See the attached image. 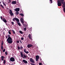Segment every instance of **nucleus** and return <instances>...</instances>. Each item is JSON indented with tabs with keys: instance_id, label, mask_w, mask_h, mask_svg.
I'll list each match as a JSON object with an SVG mask.
<instances>
[{
	"instance_id": "f257e3e1",
	"label": "nucleus",
	"mask_w": 65,
	"mask_h": 65,
	"mask_svg": "<svg viewBox=\"0 0 65 65\" xmlns=\"http://www.w3.org/2000/svg\"><path fill=\"white\" fill-rule=\"evenodd\" d=\"M8 37L7 40L8 43H10V44H11V43L13 42L12 41V38L10 37V36L9 35H8Z\"/></svg>"
},
{
	"instance_id": "f03ea898",
	"label": "nucleus",
	"mask_w": 65,
	"mask_h": 65,
	"mask_svg": "<svg viewBox=\"0 0 65 65\" xmlns=\"http://www.w3.org/2000/svg\"><path fill=\"white\" fill-rule=\"evenodd\" d=\"M57 5L58 6H61L62 5L61 2V1H60V0L57 1Z\"/></svg>"
},
{
	"instance_id": "7ed1b4c3",
	"label": "nucleus",
	"mask_w": 65,
	"mask_h": 65,
	"mask_svg": "<svg viewBox=\"0 0 65 65\" xmlns=\"http://www.w3.org/2000/svg\"><path fill=\"white\" fill-rule=\"evenodd\" d=\"M60 2H61L62 4L63 5V6H62V7H65V3L63 2L64 1V0H60Z\"/></svg>"
},
{
	"instance_id": "20e7f679",
	"label": "nucleus",
	"mask_w": 65,
	"mask_h": 65,
	"mask_svg": "<svg viewBox=\"0 0 65 65\" xmlns=\"http://www.w3.org/2000/svg\"><path fill=\"white\" fill-rule=\"evenodd\" d=\"M13 21H17V22H20L19 19L16 18H14L13 19Z\"/></svg>"
},
{
	"instance_id": "39448f33",
	"label": "nucleus",
	"mask_w": 65,
	"mask_h": 65,
	"mask_svg": "<svg viewBox=\"0 0 65 65\" xmlns=\"http://www.w3.org/2000/svg\"><path fill=\"white\" fill-rule=\"evenodd\" d=\"M1 18L2 20L5 23H7V21H6V20L4 18H3V19L2 18V16H1Z\"/></svg>"
},
{
	"instance_id": "423d86ee",
	"label": "nucleus",
	"mask_w": 65,
	"mask_h": 65,
	"mask_svg": "<svg viewBox=\"0 0 65 65\" xmlns=\"http://www.w3.org/2000/svg\"><path fill=\"white\" fill-rule=\"evenodd\" d=\"M9 11L10 12H9V13L10 14V15L11 16H13L14 14H13V13H12V10H10Z\"/></svg>"
},
{
	"instance_id": "0eeeda50",
	"label": "nucleus",
	"mask_w": 65,
	"mask_h": 65,
	"mask_svg": "<svg viewBox=\"0 0 65 65\" xmlns=\"http://www.w3.org/2000/svg\"><path fill=\"white\" fill-rule=\"evenodd\" d=\"M10 61L11 62H14L15 61V59L13 57H11L10 59Z\"/></svg>"
},
{
	"instance_id": "6e6552de",
	"label": "nucleus",
	"mask_w": 65,
	"mask_h": 65,
	"mask_svg": "<svg viewBox=\"0 0 65 65\" xmlns=\"http://www.w3.org/2000/svg\"><path fill=\"white\" fill-rule=\"evenodd\" d=\"M36 61H38L39 60V56L38 55H37L36 56Z\"/></svg>"
},
{
	"instance_id": "1a4fd4ad",
	"label": "nucleus",
	"mask_w": 65,
	"mask_h": 65,
	"mask_svg": "<svg viewBox=\"0 0 65 65\" xmlns=\"http://www.w3.org/2000/svg\"><path fill=\"white\" fill-rule=\"evenodd\" d=\"M32 46H33V45L31 44H28L27 45V47L28 48H30V47H31Z\"/></svg>"
},
{
	"instance_id": "9d476101",
	"label": "nucleus",
	"mask_w": 65,
	"mask_h": 65,
	"mask_svg": "<svg viewBox=\"0 0 65 65\" xmlns=\"http://www.w3.org/2000/svg\"><path fill=\"white\" fill-rule=\"evenodd\" d=\"M20 22H21L22 24H24V19L22 18H21L20 19Z\"/></svg>"
},
{
	"instance_id": "9b49d317",
	"label": "nucleus",
	"mask_w": 65,
	"mask_h": 65,
	"mask_svg": "<svg viewBox=\"0 0 65 65\" xmlns=\"http://www.w3.org/2000/svg\"><path fill=\"white\" fill-rule=\"evenodd\" d=\"M30 61L32 63H35V61H34L33 59L32 58H30Z\"/></svg>"
},
{
	"instance_id": "f8f14e48",
	"label": "nucleus",
	"mask_w": 65,
	"mask_h": 65,
	"mask_svg": "<svg viewBox=\"0 0 65 65\" xmlns=\"http://www.w3.org/2000/svg\"><path fill=\"white\" fill-rule=\"evenodd\" d=\"M22 62L25 63V64H27L28 63V62H27V61H26L25 60L23 59L22 60Z\"/></svg>"
},
{
	"instance_id": "ddd939ff",
	"label": "nucleus",
	"mask_w": 65,
	"mask_h": 65,
	"mask_svg": "<svg viewBox=\"0 0 65 65\" xmlns=\"http://www.w3.org/2000/svg\"><path fill=\"white\" fill-rule=\"evenodd\" d=\"M14 10L15 11L18 12L20 11V9L19 8H16Z\"/></svg>"
},
{
	"instance_id": "4468645a",
	"label": "nucleus",
	"mask_w": 65,
	"mask_h": 65,
	"mask_svg": "<svg viewBox=\"0 0 65 65\" xmlns=\"http://www.w3.org/2000/svg\"><path fill=\"white\" fill-rule=\"evenodd\" d=\"M17 2L16 1H13L11 3L12 4H16Z\"/></svg>"
},
{
	"instance_id": "2eb2a0df",
	"label": "nucleus",
	"mask_w": 65,
	"mask_h": 65,
	"mask_svg": "<svg viewBox=\"0 0 65 65\" xmlns=\"http://www.w3.org/2000/svg\"><path fill=\"white\" fill-rule=\"evenodd\" d=\"M26 49H24V53H25L26 54H28L29 53V52L28 51H26Z\"/></svg>"
},
{
	"instance_id": "dca6fc26",
	"label": "nucleus",
	"mask_w": 65,
	"mask_h": 65,
	"mask_svg": "<svg viewBox=\"0 0 65 65\" xmlns=\"http://www.w3.org/2000/svg\"><path fill=\"white\" fill-rule=\"evenodd\" d=\"M20 54L21 55V57L22 58V57H23V52H20Z\"/></svg>"
},
{
	"instance_id": "f3484780",
	"label": "nucleus",
	"mask_w": 65,
	"mask_h": 65,
	"mask_svg": "<svg viewBox=\"0 0 65 65\" xmlns=\"http://www.w3.org/2000/svg\"><path fill=\"white\" fill-rule=\"evenodd\" d=\"M17 24L19 26H21V24L20 22H17Z\"/></svg>"
},
{
	"instance_id": "a211bd4d",
	"label": "nucleus",
	"mask_w": 65,
	"mask_h": 65,
	"mask_svg": "<svg viewBox=\"0 0 65 65\" xmlns=\"http://www.w3.org/2000/svg\"><path fill=\"white\" fill-rule=\"evenodd\" d=\"M4 57L3 56H1V60L2 61H3V58H4Z\"/></svg>"
},
{
	"instance_id": "6ab92c4d",
	"label": "nucleus",
	"mask_w": 65,
	"mask_h": 65,
	"mask_svg": "<svg viewBox=\"0 0 65 65\" xmlns=\"http://www.w3.org/2000/svg\"><path fill=\"white\" fill-rule=\"evenodd\" d=\"M20 15H21L22 17H24V15L23 13H20Z\"/></svg>"
},
{
	"instance_id": "aec40b11",
	"label": "nucleus",
	"mask_w": 65,
	"mask_h": 65,
	"mask_svg": "<svg viewBox=\"0 0 65 65\" xmlns=\"http://www.w3.org/2000/svg\"><path fill=\"white\" fill-rule=\"evenodd\" d=\"M19 33H21V34H23V33H24L21 30L19 31Z\"/></svg>"
},
{
	"instance_id": "412c9836",
	"label": "nucleus",
	"mask_w": 65,
	"mask_h": 65,
	"mask_svg": "<svg viewBox=\"0 0 65 65\" xmlns=\"http://www.w3.org/2000/svg\"><path fill=\"white\" fill-rule=\"evenodd\" d=\"M31 34H29L28 35V37H29V38H30V37H31Z\"/></svg>"
},
{
	"instance_id": "4be33fe9",
	"label": "nucleus",
	"mask_w": 65,
	"mask_h": 65,
	"mask_svg": "<svg viewBox=\"0 0 65 65\" xmlns=\"http://www.w3.org/2000/svg\"><path fill=\"white\" fill-rule=\"evenodd\" d=\"M23 56L25 58H27V56H26V55L25 54L23 55Z\"/></svg>"
},
{
	"instance_id": "5701e85b",
	"label": "nucleus",
	"mask_w": 65,
	"mask_h": 65,
	"mask_svg": "<svg viewBox=\"0 0 65 65\" xmlns=\"http://www.w3.org/2000/svg\"><path fill=\"white\" fill-rule=\"evenodd\" d=\"M3 41H2L1 43V46H3Z\"/></svg>"
},
{
	"instance_id": "b1692460",
	"label": "nucleus",
	"mask_w": 65,
	"mask_h": 65,
	"mask_svg": "<svg viewBox=\"0 0 65 65\" xmlns=\"http://www.w3.org/2000/svg\"><path fill=\"white\" fill-rule=\"evenodd\" d=\"M1 49L2 50H3V46H1Z\"/></svg>"
},
{
	"instance_id": "393cba45",
	"label": "nucleus",
	"mask_w": 65,
	"mask_h": 65,
	"mask_svg": "<svg viewBox=\"0 0 65 65\" xmlns=\"http://www.w3.org/2000/svg\"><path fill=\"white\" fill-rule=\"evenodd\" d=\"M3 4L5 5V6H6V4H5V2H4L3 1Z\"/></svg>"
},
{
	"instance_id": "a878e982",
	"label": "nucleus",
	"mask_w": 65,
	"mask_h": 65,
	"mask_svg": "<svg viewBox=\"0 0 65 65\" xmlns=\"http://www.w3.org/2000/svg\"><path fill=\"white\" fill-rule=\"evenodd\" d=\"M12 31L13 34H15V31H14L13 30H12Z\"/></svg>"
},
{
	"instance_id": "bb28decb",
	"label": "nucleus",
	"mask_w": 65,
	"mask_h": 65,
	"mask_svg": "<svg viewBox=\"0 0 65 65\" xmlns=\"http://www.w3.org/2000/svg\"><path fill=\"white\" fill-rule=\"evenodd\" d=\"M3 63L4 64H5V63H6V61H5V60H4V62H3Z\"/></svg>"
},
{
	"instance_id": "cd10ccee",
	"label": "nucleus",
	"mask_w": 65,
	"mask_h": 65,
	"mask_svg": "<svg viewBox=\"0 0 65 65\" xmlns=\"http://www.w3.org/2000/svg\"><path fill=\"white\" fill-rule=\"evenodd\" d=\"M0 6H1V7H2L3 8H4V7H3V5H2V4H1Z\"/></svg>"
},
{
	"instance_id": "c85d7f7f",
	"label": "nucleus",
	"mask_w": 65,
	"mask_h": 65,
	"mask_svg": "<svg viewBox=\"0 0 65 65\" xmlns=\"http://www.w3.org/2000/svg\"><path fill=\"white\" fill-rule=\"evenodd\" d=\"M15 13H16V14H17V15H18V14H19V12H16Z\"/></svg>"
},
{
	"instance_id": "c756f323",
	"label": "nucleus",
	"mask_w": 65,
	"mask_h": 65,
	"mask_svg": "<svg viewBox=\"0 0 65 65\" xmlns=\"http://www.w3.org/2000/svg\"><path fill=\"white\" fill-rule=\"evenodd\" d=\"M8 33L9 34H10V35H11V32H10V31H9L8 32Z\"/></svg>"
},
{
	"instance_id": "7c9ffc66",
	"label": "nucleus",
	"mask_w": 65,
	"mask_h": 65,
	"mask_svg": "<svg viewBox=\"0 0 65 65\" xmlns=\"http://www.w3.org/2000/svg\"><path fill=\"white\" fill-rule=\"evenodd\" d=\"M18 50H20V47H19L18 46Z\"/></svg>"
},
{
	"instance_id": "2f4dec72",
	"label": "nucleus",
	"mask_w": 65,
	"mask_h": 65,
	"mask_svg": "<svg viewBox=\"0 0 65 65\" xmlns=\"http://www.w3.org/2000/svg\"><path fill=\"white\" fill-rule=\"evenodd\" d=\"M50 0V2H51V3H53V1H52L53 0Z\"/></svg>"
},
{
	"instance_id": "473e14b6",
	"label": "nucleus",
	"mask_w": 65,
	"mask_h": 65,
	"mask_svg": "<svg viewBox=\"0 0 65 65\" xmlns=\"http://www.w3.org/2000/svg\"><path fill=\"white\" fill-rule=\"evenodd\" d=\"M11 24H12L13 25H14V22H11Z\"/></svg>"
},
{
	"instance_id": "72a5a7b5",
	"label": "nucleus",
	"mask_w": 65,
	"mask_h": 65,
	"mask_svg": "<svg viewBox=\"0 0 65 65\" xmlns=\"http://www.w3.org/2000/svg\"><path fill=\"white\" fill-rule=\"evenodd\" d=\"M24 31H26V28H24Z\"/></svg>"
},
{
	"instance_id": "f704fd0d",
	"label": "nucleus",
	"mask_w": 65,
	"mask_h": 65,
	"mask_svg": "<svg viewBox=\"0 0 65 65\" xmlns=\"http://www.w3.org/2000/svg\"><path fill=\"white\" fill-rule=\"evenodd\" d=\"M5 54L6 55H7V52H5Z\"/></svg>"
},
{
	"instance_id": "c9c22d12",
	"label": "nucleus",
	"mask_w": 65,
	"mask_h": 65,
	"mask_svg": "<svg viewBox=\"0 0 65 65\" xmlns=\"http://www.w3.org/2000/svg\"><path fill=\"white\" fill-rule=\"evenodd\" d=\"M3 52H5V48L3 50Z\"/></svg>"
},
{
	"instance_id": "e433bc0d",
	"label": "nucleus",
	"mask_w": 65,
	"mask_h": 65,
	"mask_svg": "<svg viewBox=\"0 0 65 65\" xmlns=\"http://www.w3.org/2000/svg\"><path fill=\"white\" fill-rule=\"evenodd\" d=\"M22 48H23V47L21 46V47H20V49L22 50Z\"/></svg>"
},
{
	"instance_id": "4c0bfd02",
	"label": "nucleus",
	"mask_w": 65,
	"mask_h": 65,
	"mask_svg": "<svg viewBox=\"0 0 65 65\" xmlns=\"http://www.w3.org/2000/svg\"><path fill=\"white\" fill-rule=\"evenodd\" d=\"M9 3H11V0H9Z\"/></svg>"
},
{
	"instance_id": "58836bf2",
	"label": "nucleus",
	"mask_w": 65,
	"mask_h": 65,
	"mask_svg": "<svg viewBox=\"0 0 65 65\" xmlns=\"http://www.w3.org/2000/svg\"><path fill=\"white\" fill-rule=\"evenodd\" d=\"M30 64H31V65H35V64L34 63H31Z\"/></svg>"
},
{
	"instance_id": "ea45409f",
	"label": "nucleus",
	"mask_w": 65,
	"mask_h": 65,
	"mask_svg": "<svg viewBox=\"0 0 65 65\" xmlns=\"http://www.w3.org/2000/svg\"><path fill=\"white\" fill-rule=\"evenodd\" d=\"M39 65H42V63H41V62H40L39 63Z\"/></svg>"
},
{
	"instance_id": "a19ab883",
	"label": "nucleus",
	"mask_w": 65,
	"mask_h": 65,
	"mask_svg": "<svg viewBox=\"0 0 65 65\" xmlns=\"http://www.w3.org/2000/svg\"><path fill=\"white\" fill-rule=\"evenodd\" d=\"M21 40H24V38L23 37L21 38Z\"/></svg>"
},
{
	"instance_id": "79ce46f5",
	"label": "nucleus",
	"mask_w": 65,
	"mask_h": 65,
	"mask_svg": "<svg viewBox=\"0 0 65 65\" xmlns=\"http://www.w3.org/2000/svg\"><path fill=\"white\" fill-rule=\"evenodd\" d=\"M17 43H19V41H17Z\"/></svg>"
},
{
	"instance_id": "37998d69",
	"label": "nucleus",
	"mask_w": 65,
	"mask_h": 65,
	"mask_svg": "<svg viewBox=\"0 0 65 65\" xmlns=\"http://www.w3.org/2000/svg\"><path fill=\"white\" fill-rule=\"evenodd\" d=\"M29 39H30V40H32V37H30V38H29Z\"/></svg>"
},
{
	"instance_id": "c03bdc74",
	"label": "nucleus",
	"mask_w": 65,
	"mask_h": 65,
	"mask_svg": "<svg viewBox=\"0 0 65 65\" xmlns=\"http://www.w3.org/2000/svg\"><path fill=\"white\" fill-rule=\"evenodd\" d=\"M20 42L21 43H22V41H21V40H20Z\"/></svg>"
},
{
	"instance_id": "a18cd8bd",
	"label": "nucleus",
	"mask_w": 65,
	"mask_h": 65,
	"mask_svg": "<svg viewBox=\"0 0 65 65\" xmlns=\"http://www.w3.org/2000/svg\"><path fill=\"white\" fill-rule=\"evenodd\" d=\"M6 39H7V36H6Z\"/></svg>"
},
{
	"instance_id": "49530a36",
	"label": "nucleus",
	"mask_w": 65,
	"mask_h": 65,
	"mask_svg": "<svg viewBox=\"0 0 65 65\" xmlns=\"http://www.w3.org/2000/svg\"><path fill=\"white\" fill-rule=\"evenodd\" d=\"M23 26H25V24H23Z\"/></svg>"
},
{
	"instance_id": "de8ad7c7",
	"label": "nucleus",
	"mask_w": 65,
	"mask_h": 65,
	"mask_svg": "<svg viewBox=\"0 0 65 65\" xmlns=\"http://www.w3.org/2000/svg\"><path fill=\"white\" fill-rule=\"evenodd\" d=\"M1 2L0 1V4H1Z\"/></svg>"
},
{
	"instance_id": "09e8293b",
	"label": "nucleus",
	"mask_w": 65,
	"mask_h": 65,
	"mask_svg": "<svg viewBox=\"0 0 65 65\" xmlns=\"http://www.w3.org/2000/svg\"><path fill=\"white\" fill-rule=\"evenodd\" d=\"M41 60H42V59H40V61H41Z\"/></svg>"
},
{
	"instance_id": "8fccbe9b",
	"label": "nucleus",
	"mask_w": 65,
	"mask_h": 65,
	"mask_svg": "<svg viewBox=\"0 0 65 65\" xmlns=\"http://www.w3.org/2000/svg\"><path fill=\"white\" fill-rule=\"evenodd\" d=\"M23 59H24V57H23Z\"/></svg>"
}]
</instances>
